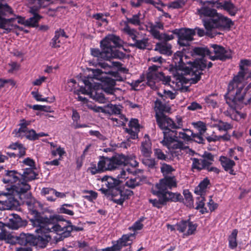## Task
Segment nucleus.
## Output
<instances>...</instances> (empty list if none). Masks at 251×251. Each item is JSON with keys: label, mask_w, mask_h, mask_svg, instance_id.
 Wrapping results in <instances>:
<instances>
[{"label": "nucleus", "mask_w": 251, "mask_h": 251, "mask_svg": "<svg viewBox=\"0 0 251 251\" xmlns=\"http://www.w3.org/2000/svg\"><path fill=\"white\" fill-rule=\"evenodd\" d=\"M92 74L87 79H85L84 91L82 93L89 95L91 98L101 103L110 101L101 93L103 90L106 94L114 95L116 90L114 88L116 81L121 80L117 72L109 71L102 72L100 69H92Z\"/></svg>", "instance_id": "1"}, {"label": "nucleus", "mask_w": 251, "mask_h": 251, "mask_svg": "<svg viewBox=\"0 0 251 251\" xmlns=\"http://www.w3.org/2000/svg\"><path fill=\"white\" fill-rule=\"evenodd\" d=\"M32 199L27 200L25 201L28 206V209L34 214V217L30 220L34 226L37 227L35 231L40 233L42 236L47 235L50 237L47 233L50 232H54L57 234L61 235V238L68 237L66 235L67 232V225L62 226L59 223H55L56 222L63 221V217L59 215H53L50 216L49 218L42 216L36 210L33 209V201Z\"/></svg>", "instance_id": "2"}, {"label": "nucleus", "mask_w": 251, "mask_h": 251, "mask_svg": "<svg viewBox=\"0 0 251 251\" xmlns=\"http://www.w3.org/2000/svg\"><path fill=\"white\" fill-rule=\"evenodd\" d=\"M246 66H251V61L248 59L241 60L239 65L240 71L228 84L226 99V102L232 108H235L240 103L247 104L251 100V98H249L247 101L244 100L247 92L246 89H244L245 85L244 67Z\"/></svg>", "instance_id": "3"}, {"label": "nucleus", "mask_w": 251, "mask_h": 251, "mask_svg": "<svg viewBox=\"0 0 251 251\" xmlns=\"http://www.w3.org/2000/svg\"><path fill=\"white\" fill-rule=\"evenodd\" d=\"M123 41L118 37L113 34H109L100 42L102 51L98 49H91V53L94 57L105 60L111 58H123L125 54L116 50L122 46Z\"/></svg>", "instance_id": "4"}, {"label": "nucleus", "mask_w": 251, "mask_h": 251, "mask_svg": "<svg viewBox=\"0 0 251 251\" xmlns=\"http://www.w3.org/2000/svg\"><path fill=\"white\" fill-rule=\"evenodd\" d=\"M193 132L188 128H183L180 131L176 130H167L164 131V138L161 141L163 146L168 149H180L185 150L187 153L190 155H193L194 151L185 146L183 142L179 140L182 139L184 141L192 140Z\"/></svg>", "instance_id": "5"}, {"label": "nucleus", "mask_w": 251, "mask_h": 251, "mask_svg": "<svg viewBox=\"0 0 251 251\" xmlns=\"http://www.w3.org/2000/svg\"><path fill=\"white\" fill-rule=\"evenodd\" d=\"M173 61L176 67L179 70H184L186 74L195 75L191 78L192 83H197L201 78V71L206 68L205 61L192 62L188 60L186 55H183L181 51H177L174 55Z\"/></svg>", "instance_id": "6"}, {"label": "nucleus", "mask_w": 251, "mask_h": 251, "mask_svg": "<svg viewBox=\"0 0 251 251\" xmlns=\"http://www.w3.org/2000/svg\"><path fill=\"white\" fill-rule=\"evenodd\" d=\"M29 188V186L25 184L21 188L16 186L12 189L7 188V192L0 191V210L9 209L17 205L21 194Z\"/></svg>", "instance_id": "7"}, {"label": "nucleus", "mask_w": 251, "mask_h": 251, "mask_svg": "<svg viewBox=\"0 0 251 251\" xmlns=\"http://www.w3.org/2000/svg\"><path fill=\"white\" fill-rule=\"evenodd\" d=\"M50 237L45 235H38L37 237L29 234H21L19 236H14L11 234L8 235V242L11 244H19L22 246L27 244L33 246H39L41 247H45L49 242Z\"/></svg>", "instance_id": "8"}, {"label": "nucleus", "mask_w": 251, "mask_h": 251, "mask_svg": "<svg viewBox=\"0 0 251 251\" xmlns=\"http://www.w3.org/2000/svg\"><path fill=\"white\" fill-rule=\"evenodd\" d=\"M12 12L11 7L7 4L0 3V27L5 29L7 33L18 27L16 23H24V19L21 17L15 16L9 19L3 18L4 16L12 14Z\"/></svg>", "instance_id": "9"}, {"label": "nucleus", "mask_w": 251, "mask_h": 251, "mask_svg": "<svg viewBox=\"0 0 251 251\" xmlns=\"http://www.w3.org/2000/svg\"><path fill=\"white\" fill-rule=\"evenodd\" d=\"M160 66L153 65L149 68V72L147 74V84L152 89H156L157 86L156 83L161 81L163 84H169L171 78L169 76H165L161 72H158L157 70Z\"/></svg>", "instance_id": "10"}, {"label": "nucleus", "mask_w": 251, "mask_h": 251, "mask_svg": "<svg viewBox=\"0 0 251 251\" xmlns=\"http://www.w3.org/2000/svg\"><path fill=\"white\" fill-rule=\"evenodd\" d=\"M176 186L177 181L175 176H165L152 187V191L153 194L158 195V193H164L168 189Z\"/></svg>", "instance_id": "11"}, {"label": "nucleus", "mask_w": 251, "mask_h": 251, "mask_svg": "<svg viewBox=\"0 0 251 251\" xmlns=\"http://www.w3.org/2000/svg\"><path fill=\"white\" fill-rule=\"evenodd\" d=\"M101 159L105 171L113 170L119 166L123 165L126 161L125 155L122 154H117L110 158L103 157Z\"/></svg>", "instance_id": "12"}, {"label": "nucleus", "mask_w": 251, "mask_h": 251, "mask_svg": "<svg viewBox=\"0 0 251 251\" xmlns=\"http://www.w3.org/2000/svg\"><path fill=\"white\" fill-rule=\"evenodd\" d=\"M173 32L177 35V42L181 46H189L190 42L194 39L193 37L196 34L195 30L190 28L176 29Z\"/></svg>", "instance_id": "13"}, {"label": "nucleus", "mask_w": 251, "mask_h": 251, "mask_svg": "<svg viewBox=\"0 0 251 251\" xmlns=\"http://www.w3.org/2000/svg\"><path fill=\"white\" fill-rule=\"evenodd\" d=\"M216 0H209L204 1L200 8L197 9V13L200 17H210L215 15L216 10L214 9L216 7Z\"/></svg>", "instance_id": "14"}, {"label": "nucleus", "mask_w": 251, "mask_h": 251, "mask_svg": "<svg viewBox=\"0 0 251 251\" xmlns=\"http://www.w3.org/2000/svg\"><path fill=\"white\" fill-rule=\"evenodd\" d=\"M21 183H18V185H13L10 189H12L14 186H16L19 188L23 187L24 185H27L29 186V189L24 191L23 193L21 194V197L19 198V200H22L23 199V196L30 189V186L27 183V181L34 179L36 178V174L31 168H27L24 169L23 174L21 175Z\"/></svg>", "instance_id": "15"}, {"label": "nucleus", "mask_w": 251, "mask_h": 251, "mask_svg": "<svg viewBox=\"0 0 251 251\" xmlns=\"http://www.w3.org/2000/svg\"><path fill=\"white\" fill-rule=\"evenodd\" d=\"M134 238V234L132 233L123 235L122 237L113 243L112 247L102 249V251H119L123 247L129 246L132 243V238Z\"/></svg>", "instance_id": "16"}, {"label": "nucleus", "mask_w": 251, "mask_h": 251, "mask_svg": "<svg viewBox=\"0 0 251 251\" xmlns=\"http://www.w3.org/2000/svg\"><path fill=\"white\" fill-rule=\"evenodd\" d=\"M176 226L177 230L183 233L184 236H189L195 233L197 225L190 221H182L178 223Z\"/></svg>", "instance_id": "17"}, {"label": "nucleus", "mask_w": 251, "mask_h": 251, "mask_svg": "<svg viewBox=\"0 0 251 251\" xmlns=\"http://www.w3.org/2000/svg\"><path fill=\"white\" fill-rule=\"evenodd\" d=\"M21 174L15 171H7L3 177L2 181L5 184H9L10 186H6V191L7 192V188H10L12 185H18V183H21Z\"/></svg>", "instance_id": "18"}, {"label": "nucleus", "mask_w": 251, "mask_h": 251, "mask_svg": "<svg viewBox=\"0 0 251 251\" xmlns=\"http://www.w3.org/2000/svg\"><path fill=\"white\" fill-rule=\"evenodd\" d=\"M28 124L29 123L28 122L23 120L20 125V127L16 135L21 137L25 136L27 139L30 140H37L35 131L33 129H28L26 127Z\"/></svg>", "instance_id": "19"}, {"label": "nucleus", "mask_w": 251, "mask_h": 251, "mask_svg": "<svg viewBox=\"0 0 251 251\" xmlns=\"http://www.w3.org/2000/svg\"><path fill=\"white\" fill-rule=\"evenodd\" d=\"M211 47L213 49L215 55H212L211 54V55H210V59L211 60L220 59L221 60H225L232 57V52L230 50H227V51L226 52V55L223 56L221 53L222 51H224V48L215 44L211 45Z\"/></svg>", "instance_id": "20"}, {"label": "nucleus", "mask_w": 251, "mask_h": 251, "mask_svg": "<svg viewBox=\"0 0 251 251\" xmlns=\"http://www.w3.org/2000/svg\"><path fill=\"white\" fill-rule=\"evenodd\" d=\"M156 122L159 126L163 130V133L164 131L171 130L170 128L173 129V121L167 116L164 115L157 116Z\"/></svg>", "instance_id": "21"}, {"label": "nucleus", "mask_w": 251, "mask_h": 251, "mask_svg": "<svg viewBox=\"0 0 251 251\" xmlns=\"http://www.w3.org/2000/svg\"><path fill=\"white\" fill-rule=\"evenodd\" d=\"M129 128L126 130L130 136L131 139H135L138 138V133L140 130V125L138 120L136 119H131L128 124Z\"/></svg>", "instance_id": "22"}, {"label": "nucleus", "mask_w": 251, "mask_h": 251, "mask_svg": "<svg viewBox=\"0 0 251 251\" xmlns=\"http://www.w3.org/2000/svg\"><path fill=\"white\" fill-rule=\"evenodd\" d=\"M222 15L216 12L215 15L212 17L210 19L204 21L203 25L205 28L207 30H211L213 28H219V26L218 25L220 23V20H221Z\"/></svg>", "instance_id": "23"}, {"label": "nucleus", "mask_w": 251, "mask_h": 251, "mask_svg": "<svg viewBox=\"0 0 251 251\" xmlns=\"http://www.w3.org/2000/svg\"><path fill=\"white\" fill-rule=\"evenodd\" d=\"M192 55H198L201 57V58L199 60H196L194 62L199 61L201 63V61L204 60L205 61L206 66L207 63L206 60L203 58L204 57L207 56L210 59V55H211V52L206 47H197L195 48L191 52Z\"/></svg>", "instance_id": "24"}, {"label": "nucleus", "mask_w": 251, "mask_h": 251, "mask_svg": "<svg viewBox=\"0 0 251 251\" xmlns=\"http://www.w3.org/2000/svg\"><path fill=\"white\" fill-rule=\"evenodd\" d=\"M216 7L218 9L227 11L232 16L234 15L237 11V9L234 4L228 1L221 2L218 0H216Z\"/></svg>", "instance_id": "25"}, {"label": "nucleus", "mask_w": 251, "mask_h": 251, "mask_svg": "<svg viewBox=\"0 0 251 251\" xmlns=\"http://www.w3.org/2000/svg\"><path fill=\"white\" fill-rule=\"evenodd\" d=\"M219 161L226 171L229 172L231 175H235L233 168L235 166V163L233 160L226 156H222L220 157Z\"/></svg>", "instance_id": "26"}, {"label": "nucleus", "mask_w": 251, "mask_h": 251, "mask_svg": "<svg viewBox=\"0 0 251 251\" xmlns=\"http://www.w3.org/2000/svg\"><path fill=\"white\" fill-rule=\"evenodd\" d=\"M141 151L143 155L145 157L150 156L152 153L151 143L147 135H145L144 141L142 142L141 146Z\"/></svg>", "instance_id": "27"}, {"label": "nucleus", "mask_w": 251, "mask_h": 251, "mask_svg": "<svg viewBox=\"0 0 251 251\" xmlns=\"http://www.w3.org/2000/svg\"><path fill=\"white\" fill-rule=\"evenodd\" d=\"M158 197H162L164 201H177L181 199V196L178 193H174L166 190L164 193H158L156 195Z\"/></svg>", "instance_id": "28"}, {"label": "nucleus", "mask_w": 251, "mask_h": 251, "mask_svg": "<svg viewBox=\"0 0 251 251\" xmlns=\"http://www.w3.org/2000/svg\"><path fill=\"white\" fill-rule=\"evenodd\" d=\"M119 198L118 196H116L113 198V201L115 203L122 205L124 201L127 199L129 196H131L133 194L132 191L129 190H126L123 191H120L119 192Z\"/></svg>", "instance_id": "29"}, {"label": "nucleus", "mask_w": 251, "mask_h": 251, "mask_svg": "<svg viewBox=\"0 0 251 251\" xmlns=\"http://www.w3.org/2000/svg\"><path fill=\"white\" fill-rule=\"evenodd\" d=\"M171 45L166 42L158 43L155 45L154 50L161 54L170 55L171 54Z\"/></svg>", "instance_id": "30"}, {"label": "nucleus", "mask_w": 251, "mask_h": 251, "mask_svg": "<svg viewBox=\"0 0 251 251\" xmlns=\"http://www.w3.org/2000/svg\"><path fill=\"white\" fill-rule=\"evenodd\" d=\"M120 25L124 26V27L122 28V31L127 34L133 41L136 40L138 33L137 30L134 28H131L126 21L121 22Z\"/></svg>", "instance_id": "31"}, {"label": "nucleus", "mask_w": 251, "mask_h": 251, "mask_svg": "<svg viewBox=\"0 0 251 251\" xmlns=\"http://www.w3.org/2000/svg\"><path fill=\"white\" fill-rule=\"evenodd\" d=\"M65 36V33L64 30L60 29L55 32V35L52 39L51 46L53 48L60 47L61 40V38Z\"/></svg>", "instance_id": "32"}, {"label": "nucleus", "mask_w": 251, "mask_h": 251, "mask_svg": "<svg viewBox=\"0 0 251 251\" xmlns=\"http://www.w3.org/2000/svg\"><path fill=\"white\" fill-rule=\"evenodd\" d=\"M102 186H105L107 189H111L119 185L116 179L111 176H105L101 178Z\"/></svg>", "instance_id": "33"}, {"label": "nucleus", "mask_w": 251, "mask_h": 251, "mask_svg": "<svg viewBox=\"0 0 251 251\" xmlns=\"http://www.w3.org/2000/svg\"><path fill=\"white\" fill-rule=\"evenodd\" d=\"M88 171L91 174L95 175L105 171L104 168L102 163L101 159L98 162V164L91 163L90 166L88 169Z\"/></svg>", "instance_id": "34"}, {"label": "nucleus", "mask_w": 251, "mask_h": 251, "mask_svg": "<svg viewBox=\"0 0 251 251\" xmlns=\"http://www.w3.org/2000/svg\"><path fill=\"white\" fill-rule=\"evenodd\" d=\"M211 124L212 127L217 128L220 131H227L232 128L230 124L221 120H214L213 123L211 122Z\"/></svg>", "instance_id": "35"}, {"label": "nucleus", "mask_w": 251, "mask_h": 251, "mask_svg": "<svg viewBox=\"0 0 251 251\" xmlns=\"http://www.w3.org/2000/svg\"><path fill=\"white\" fill-rule=\"evenodd\" d=\"M209 183V180L207 178H204L200 183L199 185L195 188L194 191L195 193L197 195H204Z\"/></svg>", "instance_id": "36"}, {"label": "nucleus", "mask_w": 251, "mask_h": 251, "mask_svg": "<svg viewBox=\"0 0 251 251\" xmlns=\"http://www.w3.org/2000/svg\"><path fill=\"white\" fill-rule=\"evenodd\" d=\"M154 109L156 112V118L164 112H167L170 108L166 104L163 103L160 100H157L155 102Z\"/></svg>", "instance_id": "37"}, {"label": "nucleus", "mask_w": 251, "mask_h": 251, "mask_svg": "<svg viewBox=\"0 0 251 251\" xmlns=\"http://www.w3.org/2000/svg\"><path fill=\"white\" fill-rule=\"evenodd\" d=\"M21 219L17 214L12 215L9 218L8 223L9 227L12 229H17L21 225Z\"/></svg>", "instance_id": "38"}, {"label": "nucleus", "mask_w": 251, "mask_h": 251, "mask_svg": "<svg viewBox=\"0 0 251 251\" xmlns=\"http://www.w3.org/2000/svg\"><path fill=\"white\" fill-rule=\"evenodd\" d=\"M238 234V230L234 229L230 235L228 236V244L229 247L231 249H234L237 246V236Z\"/></svg>", "instance_id": "39"}, {"label": "nucleus", "mask_w": 251, "mask_h": 251, "mask_svg": "<svg viewBox=\"0 0 251 251\" xmlns=\"http://www.w3.org/2000/svg\"><path fill=\"white\" fill-rule=\"evenodd\" d=\"M199 196L197 198V201L196 202L197 206L196 208L198 209H201L200 212L201 213L203 214L205 212H207V209L205 208L204 206V201L205 199L203 196L204 195H199Z\"/></svg>", "instance_id": "40"}, {"label": "nucleus", "mask_w": 251, "mask_h": 251, "mask_svg": "<svg viewBox=\"0 0 251 251\" xmlns=\"http://www.w3.org/2000/svg\"><path fill=\"white\" fill-rule=\"evenodd\" d=\"M134 43L131 44L130 46L136 47L139 49H145L148 45V39L147 38H143L142 40H134Z\"/></svg>", "instance_id": "41"}, {"label": "nucleus", "mask_w": 251, "mask_h": 251, "mask_svg": "<svg viewBox=\"0 0 251 251\" xmlns=\"http://www.w3.org/2000/svg\"><path fill=\"white\" fill-rule=\"evenodd\" d=\"M141 180L138 177L130 178L126 179L125 182V185L130 188H134L140 184Z\"/></svg>", "instance_id": "42"}, {"label": "nucleus", "mask_w": 251, "mask_h": 251, "mask_svg": "<svg viewBox=\"0 0 251 251\" xmlns=\"http://www.w3.org/2000/svg\"><path fill=\"white\" fill-rule=\"evenodd\" d=\"M41 17L38 14H35L33 17L29 18L25 21L24 19V23L26 25L30 26H36L37 25L38 21L40 19Z\"/></svg>", "instance_id": "43"}, {"label": "nucleus", "mask_w": 251, "mask_h": 251, "mask_svg": "<svg viewBox=\"0 0 251 251\" xmlns=\"http://www.w3.org/2000/svg\"><path fill=\"white\" fill-rule=\"evenodd\" d=\"M141 14L140 13H138L137 14L133 15L131 18H127L126 22L127 24L129 23L134 25H140L141 24V21L140 20V17Z\"/></svg>", "instance_id": "44"}, {"label": "nucleus", "mask_w": 251, "mask_h": 251, "mask_svg": "<svg viewBox=\"0 0 251 251\" xmlns=\"http://www.w3.org/2000/svg\"><path fill=\"white\" fill-rule=\"evenodd\" d=\"M67 232H66V235H68V236H70L71 232L73 231H82L83 230V227L81 226H73L71 222L69 221H67Z\"/></svg>", "instance_id": "45"}, {"label": "nucleus", "mask_w": 251, "mask_h": 251, "mask_svg": "<svg viewBox=\"0 0 251 251\" xmlns=\"http://www.w3.org/2000/svg\"><path fill=\"white\" fill-rule=\"evenodd\" d=\"M220 22V24H218L219 27L229 28L233 25L232 22L230 19L223 15L221 17Z\"/></svg>", "instance_id": "46"}, {"label": "nucleus", "mask_w": 251, "mask_h": 251, "mask_svg": "<svg viewBox=\"0 0 251 251\" xmlns=\"http://www.w3.org/2000/svg\"><path fill=\"white\" fill-rule=\"evenodd\" d=\"M192 124L199 131V133L201 134H204L207 130L206 124L201 121L193 122Z\"/></svg>", "instance_id": "47"}, {"label": "nucleus", "mask_w": 251, "mask_h": 251, "mask_svg": "<svg viewBox=\"0 0 251 251\" xmlns=\"http://www.w3.org/2000/svg\"><path fill=\"white\" fill-rule=\"evenodd\" d=\"M147 29L151 34L154 38L158 39L161 34H160L158 29L154 26L153 24L149 23L147 25Z\"/></svg>", "instance_id": "48"}, {"label": "nucleus", "mask_w": 251, "mask_h": 251, "mask_svg": "<svg viewBox=\"0 0 251 251\" xmlns=\"http://www.w3.org/2000/svg\"><path fill=\"white\" fill-rule=\"evenodd\" d=\"M161 172L164 176L171 174L175 169L171 165L163 163L161 167Z\"/></svg>", "instance_id": "49"}, {"label": "nucleus", "mask_w": 251, "mask_h": 251, "mask_svg": "<svg viewBox=\"0 0 251 251\" xmlns=\"http://www.w3.org/2000/svg\"><path fill=\"white\" fill-rule=\"evenodd\" d=\"M129 173L125 170H122L120 173L117 176L116 180L118 181V184L123 183L124 181H126L129 177Z\"/></svg>", "instance_id": "50"}, {"label": "nucleus", "mask_w": 251, "mask_h": 251, "mask_svg": "<svg viewBox=\"0 0 251 251\" xmlns=\"http://www.w3.org/2000/svg\"><path fill=\"white\" fill-rule=\"evenodd\" d=\"M184 203L189 207H191L193 205V200L191 194L188 191H184Z\"/></svg>", "instance_id": "51"}, {"label": "nucleus", "mask_w": 251, "mask_h": 251, "mask_svg": "<svg viewBox=\"0 0 251 251\" xmlns=\"http://www.w3.org/2000/svg\"><path fill=\"white\" fill-rule=\"evenodd\" d=\"M157 94L164 99L169 98L171 100H173L176 96V93H174L170 90H164L163 93L158 92Z\"/></svg>", "instance_id": "52"}, {"label": "nucleus", "mask_w": 251, "mask_h": 251, "mask_svg": "<svg viewBox=\"0 0 251 251\" xmlns=\"http://www.w3.org/2000/svg\"><path fill=\"white\" fill-rule=\"evenodd\" d=\"M193 163L192 165V169H196L198 170H201L204 169V166L202 165V161L201 159L193 158Z\"/></svg>", "instance_id": "53"}, {"label": "nucleus", "mask_w": 251, "mask_h": 251, "mask_svg": "<svg viewBox=\"0 0 251 251\" xmlns=\"http://www.w3.org/2000/svg\"><path fill=\"white\" fill-rule=\"evenodd\" d=\"M125 158L126 160V161L125 164H123V165L129 164L130 166L134 167L138 166V163L136 160L135 156L134 155L132 154L127 156H125Z\"/></svg>", "instance_id": "54"}, {"label": "nucleus", "mask_w": 251, "mask_h": 251, "mask_svg": "<svg viewBox=\"0 0 251 251\" xmlns=\"http://www.w3.org/2000/svg\"><path fill=\"white\" fill-rule=\"evenodd\" d=\"M143 163L149 169H154L157 165L153 158H144L142 160Z\"/></svg>", "instance_id": "55"}, {"label": "nucleus", "mask_w": 251, "mask_h": 251, "mask_svg": "<svg viewBox=\"0 0 251 251\" xmlns=\"http://www.w3.org/2000/svg\"><path fill=\"white\" fill-rule=\"evenodd\" d=\"M154 156L159 160H166L168 158L163 151L160 149H155L154 150Z\"/></svg>", "instance_id": "56"}, {"label": "nucleus", "mask_w": 251, "mask_h": 251, "mask_svg": "<svg viewBox=\"0 0 251 251\" xmlns=\"http://www.w3.org/2000/svg\"><path fill=\"white\" fill-rule=\"evenodd\" d=\"M51 153L53 156L58 155L61 158L66 152L63 148H61L60 146H58L54 149H51Z\"/></svg>", "instance_id": "57"}, {"label": "nucleus", "mask_w": 251, "mask_h": 251, "mask_svg": "<svg viewBox=\"0 0 251 251\" xmlns=\"http://www.w3.org/2000/svg\"><path fill=\"white\" fill-rule=\"evenodd\" d=\"M184 4V1L183 0H176L170 2L168 4V7L173 9L179 8L181 7Z\"/></svg>", "instance_id": "58"}, {"label": "nucleus", "mask_w": 251, "mask_h": 251, "mask_svg": "<svg viewBox=\"0 0 251 251\" xmlns=\"http://www.w3.org/2000/svg\"><path fill=\"white\" fill-rule=\"evenodd\" d=\"M84 193L86 195L84 196V198L90 201L96 200L97 197V193L93 191H86Z\"/></svg>", "instance_id": "59"}, {"label": "nucleus", "mask_w": 251, "mask_h": 251, "mask_svg": "<svg viewBox=\"0 0 251 251\" xmlns=\"http://www.w3.org/2000/svg\"><path fill=\"white\" fill-rule=\"evenodd\" d=\"M203 134H201L200 133H194L193 132V135H192V140H193L194 141L199 144H203L204 141V140L202 137Z\"/></svg>", "instance_id": "60"}, {"label": "nucleus", "mask_w": 251, "mask_h": 251, "mask_svg": "<svg viewBox=\"0 0 251 251\" xmlns=\"http://www.w3.org/2000/svg\"><path fill=\"white\" fill-rule=\"evenodd\" d=\"M183 127V121L181 117L176 116V121H173V129L181 128Z\"/></svg>", "instance_id": "61"}, {"label": "nucleus", "mask_w": 251, "mask_h": 251, "mask_svg": "<svg viewBox=\"0 0 251 251\" xmlns=\"http://www.w3.org/2000/svg\"><path fill=\"white\" fill-rule=\"evenodd\" d=\"M47 78L46 76H39L32 82V84L34 86H40L46 80Z\"/></svg>", "instance_id": "62"}, {"label": "nucleus", "mask_w": 251, "mask_h": 251, "mask_svg": "<svg viewBox=\"0 0 251 251\" xmlns=\"http://www.w3.org/2000/svg\"><path fill=\"white\" fill-rule=\"evenodd\" d=\"M23 163L24 164L28 166L29 167V168H31L33 169V168L35 166V162L33 161V159L29 157H27L25 158L23 161Z\"/></svg>", "instance_id": "63"}, {"label": "nucleus", "mask_w": 251, "mask_h": 251, "mask_svg": "<svg viewBox=\"0 0 251 251\" xmlns=\"http://www.w3.org/2000/svg\"><path fill=\"white\" fill-rule=\"evenodd\" d=\"M143 224H142L141 222L140 221H138L136 222L133 226L129 228L130 229H132L133 231H136L138 230H140L143 227Z\"/></svg>", "instance_id": "64"}]
</instances>
